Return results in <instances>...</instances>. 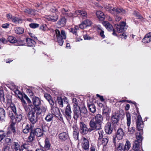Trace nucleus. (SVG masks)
Listing matches in <instances>:
<instances>
[{
  "mask_svg": "<svg viewBox=\"0 0 151 151\" xmlns=\"http://www.w3.org/2000/svg\"><path fill=\"white\" fill-rule=\"evenodd\" d=\"M54 116L51 113H48L45 118V120L47 122H50L52 121Z\"/></svg>",
  "mask_w": 151,
  "mask_h": 151,
  "instance_id": "4c0bfd02",
  "label": "nucleus"
},
{
  "mask_svg": "<svg viewBox=\"0 0 151 151\" xmlns=\"http://www.w3.org/2000/svg\"><path fill=\"white\" fill-rule=\"evenodd\" d=\"M29 27L32 28H35L39 26V24L36 23H31L29 24Z\"/></svg>",
  "mask_w": 151,
  "mask_h": 151,
  "instance_id": "052dcab7",
  "label": "nucleus"
},
{
  "mask_svg": "<svg viewBox=\"0 0 151 151\" xmlns=\"http://www.w3.org/2000/svg\"><path fill=\"white\" fill-rule=\"evenodd\" d=\"M103 120L102 116L100 114H97L94 118H92L89 123L90 127L93 129H99L100 128Z\"/></svg>",
  "mask_w": 151,
  "mask_h": 151,
  "instance_id": "f257e3e1",
  "label": "nucleus"
},
{
  "mask_svg": "<svg viewBox=\"0 0 151 151\" xmlns=\"http://www.w3.org/2000/svg\"><path fill=\"white\" fill-rule=\"evenodd\" d=\"M97 18L100 20L103 21L105 18V16L104 13L100 11H98L96 13Z\"/></svg>",
  "mask_w": 151,
  "mask_h": 151,
  "instance_id": "cd10ccee",
  "label": "nucleus"
},
{
  "mask_svg": "<svg viewBox=\"0 0 151 151\" xmlns=\"http://www.w3.org/2000/svg\"><path fill=\"white\" fill-rule=\"evenodd\" d=\"M105 9L109 13L112 14H117L119 13L124 14L126 13L127 11L122 9L117 8L114 6L113 4H106L104 6Z\"/></svg>",
  "mask_w": 151,
  "mask_h": 151,
  "instance_id": "f03ea898",
  "label": "nucleus"
},
{
  "mask_svg": "<svg viewBox=\"0 0 151 151\" xmlns=\"http://www.w3.org/2000/svg\"><path fill=\"white\" fill-rule=\"evenodd\" d=\"M44 147L45 150H48L50 149V144L49 140L48 138H46L45 140Z\"/></svg>",
  "mask_w": 151,
  "mask_h": 151,
  "instance_id": "ea45409f",
  "label": "nucleus"
},
{
  "mask_svg": "<svg viewBox=\"0 0 151 151\" xmlns=\"http://www.w3.org/2000/svg\"><path fill=\"white\" fill-rule=\"evenodd\" d=\"M96 130H98V133L99 135V137L98 139L102 138L104 134V132L101 128V126L100 128L99 129H96Z\"/></svg>",
  "mask_w": 151,
  "mask_h": 151,
  "instance_id": "09e8293b",
  "label": "nucleus"
},
{
  "mask_svg": "<svg viewBox=\"0 0 151 151\" xmlns=\"http://www.w3.org/2000/svg\"><path fill=\"white\" fill-rule=\"evenodd\" d=\"M73 109L74 113L73 118L77 120L78 118L81 116V115L80 107L73 108Z\"/></svg>",
  "mask_w": 151,
  "mask_h": 151,
  "instance_id": "f8f14e48",
  "label": "nucleus"
},
{
  "mask_svg": "<svg viewBox=\"0 0 151 151\" xmlns=\"http://www.w3.org/2000/svg\"><path fill=\"white\" fill-rule=\"evenodd\" d=\"M104 129L106 133L108 134H111L113 130L111 123L110 122H108L106 124Z\"/></svg>",
  "mask_w": 151,
  "mask_h": 151,
  "instance_id": "dca6fc26",
  "label": "nucleus"
},
{
  "mask_svg": "<svg viewBox=\"0 0 151 151\" xmlns=\"http://www.w3.org/2000/svg\"><path fill=\"white\" fill-rule=\"evenodd\" d=\"M47 107L46 106H42L40 108V110L39 111H36L37 114L38 115H40L42 113H45L46 112L47 110Z\"/></svg>",
  "mask_w": 151,
  "mask_h": 151,
  "instance_id": "c9c22d12",
  "label": "nucleus"
},
{
  "mask_svg": "<svg viewBox=\"0 0 151 151\" xmlns=\"http://www.w3.org/2000/svg\"><path fill=\"white\" fill-rule=\"evenodd\" d=\"M71 113L72 111L70 106L69 104H68L66 107L64 114L68 122H69L71 118Z\"/></svg>",
  "mask_w": 151,
  "mask_h": 151,
  "instance_id": "1a4fd4ad",
  "label": "nucleus"
},
{
  "mask_svg": "<svg viewBox=\"0 0 151 151\" xmlns=\"http://www.w3.org/2000/svg\"><path fill=\"white\" fill-rule=\"evenodd\" d=\"M130 147V143L129 141H127L125 145L124 146V147L126 150H129Z\"/></svg>",
  "mask_w": 151,
  "mask_h": 151,
  "instance_id": "6e6d98bb",
  "label": "nucleus"
},
{
  "mask_svg": "<svg viewBox=\"0 0 151 151\" xmlns=\"http://www.w3.org/2000/svg\"><path fill=\"white\" fill-rule=\"evenodd\" d=\"M81 116L83 117H86L88 116V113L86 108L83 106L81 109Z\"/></svg>",
  "mask_w": 151,
  "mask_h": 151,
  "instance_id": "c756f323",
  "label": "nucleus"
},
{
  "mask_svg": "<svg viewBox=\"0 0 151 151\" xmlns=\"http://www.w3.org/2000/svg\"><path fill=\"white\" fill-rule=\"evenodd\" d=\"M115 27L116 29L119 32H123L127 28L126 23L124 22H122L119 25H115Z\"/></svg>",
  "mask_w": 151,
  "mask_h": 151,
  "instance_id": "9d476101",
  "label": "nucleus"
},
{
  "mask_svg": "<svg viewBox=\"0 0 151 151\" xmlns=\"http://www.w3.org/2000/svg\"><path fill=\"white\" fill-rule=\"evenodd\" d=\"M13 112L15 114V120L17 122H19L22 119V113L21 111H17L16 108L15 109V111H13Z\"/></svg>",
  "mask_w": 151,
  "mask_h": 151,
  "instance_id": "f3484780",
  "label": "nucleus"
},
{
  "mask_svg": "<svg viewBox=\"0 0 151 151\" xmlns=\"http://www.w3.org/2000/svg\"><path fill=\"white\" fill-rule=\"evenodd\" d=\"M55 39L57 42L60 46H62L63 43V39L66 38V35L65 32L63 30L60 31L58 29L55 30Z\"/></svg>",
  "mask_w": 151,
  "mask_h": 151,
  "instance_id": "20e7f679",
  "label": "nucleus"
},
{
  "mask_svg": "<svg viewBox=\"0 0 151 151\" xmlns=\"http://www.w3.org/2000/svg\"><path fill=\"white\" fill-rule=\"evenodd\" d=\"M127 124V126L128 132L127 133L130 135L132 136L134 134L135 132V128L134 127H130L131 123V115L129 112L126 113Z\"/></svg>",
  "mask_w": 151,
  "mask_h": 151,
  "instance_id": "39448f33",
  "label": "nucleus"
},
{
  "mask_svg": "<svg viewBox=\"0 0 151 151\" xmlns=\"http://www.w3.org/2000/svg\"><path fill=\"white\" fill-rule=\"evenodd\" d=\"M13 151H21L20 145L18 142H13L12 145Z\"/></svg>",
  "mask_w": 151,
  "mask_h": 151,
  "instance_id": "a878e982",
  "label": "nucleus"
},
{
  "mask_svg": "<svg viewBox=\"0 0 151 151\" xmlns=\"http://www.w3.org/2000/svg\"><path fill=\"white\" fill-rule=\"evenodd\" d=\"M32 103L34 105V106L32 105L29 106L31 107V109H33L37 111H39L40 110L39 106L41 104V100L39 98L36 97H33L32 99Z\"/></svg>",
  "mask_w": 151,
  "mask_h": 151,
  "instance_id": "0eeeda50",
  "label": "nucleus"
},
{
  "mask_svg": "<svg viewBox=\"0 0 151 151\" xmlns=\"http://www.w3.org/2000/svg\"><path fill=\"white\" fill-rule=\"evenodd\" d=\"M117 150L118 151H125L126 150L124 144L121 143H119L118 145Z\"/></svg>",
  "mask_w": 151,
  "mask_h": 151,
  "instance_id": "de8ad7c7",
  "label": "nucleus"
},
{
  "mask_svg": "<svg viewBox=\"0 0 151 151\" xmlns=\"http://www.w3.org/2000/svg\"><path fill=\"white\" fill-rule=\"evenodd\" d=\"M59 139L62 141H64L69 138L68 134L66 132H63L58 135Z\"/></svg>",
  "mask_w": 151,
  "mask_h": 151,
  "instance_id": "6ab92c4d",
  "label": "nucleus"
},
{
  "mask_svg": "<svg viewBox=\"0 0 151 151\" xmlns=\"http://www.w3.org/2000/svg\"><path fill=\"white\" fill-rule=\"evenodd\" d=\"M141 143H139L138 141H135L133 147V149L134 151H141L142 149L140 146Z\"/></svg>",
  "mask_w": 151,
  "mask_h": 151,
  "instance_id": "aec40b11",
  "label": "nucleus"
},
{
  "mask_svg": "<svg viewBox=\"0 0 151 151\" xmlns=\"http://www.w3.org/2000/svg\"><path fill=\"white\" fill-rule=\"evenodd\" d=\"M137 128L138 130L142 129L143 127V124L142 121V119L140 115H138L137 116L136 122Z\"/></svg>",
  "mask_w": 151,
  "mask_h": 151,
  "instance_id": "4468645a",
  "label": "nucleus"
},
{
  "mask_svg": "<svg viewBox=\"0 0 151 151\" xmlns=\"http://www.w3.org/2000/svg\"><path fill=\"white\" fill-rule=\"evenodd\" d=\"M6 116V113L4 110L2 108H0V119L1 121L4 120Z\"/></svg>",
  "mask_w": 151,
  "mask_h": 151,
  "instance_id": "473e14b6",
  "label": "nucleus"
},
{
  "mask_svg": "<svg viewBox=\"0 0 151 151\" xmlns=\"http://www.w3.org/2000/svg\"><path fill=\"white\" fill-rule=\"evenodd\" d=\"M133 15L141 20H142L143 18L140 15L139 13L136 11H134Z\"/></svg>",
  "mask_w": 151,
  "mask_h": 151,
  "instance_id": "3c124183",
  "label": "nucleus"
},
{
  "mask_svg": "<svg viewBox=\"0 0 151 151\" xmlns=\"http://www.w3.org/2000/svg\"><path fill=\"white\" fill-rule=\"evenodd\" d=\"M98 139V146L102 145L103 147H104L107 145L108 140L106 138H104L102 139Z\"/></svg>",
  "mask_w": 151,
  "mask_h": 151,
  "instance_id": "b1692460",
  "label": "nucleus"
},
{
  "mask_svg": "<svg viewBox=\"0 0 151 151\" xmlns=\"http://www.w3.org/2000/svg\"><path fill=\"white\" fill-rule=\"evenodd\" d=\"M76 13L78 15H81L83 17H86L87 16L86 12L84 10H77L75 11Z\"/></svg>",
  "mask_w": 151,
  "mask_h": 151,
  "instance_id": "f704fd0d",
  "label": "nucleus"
},
{
  "mask_svg": "<svg viewBox=\"0 0 151 151\" xmlns=\"http://www.w3.org/2000/svg\"><path fill=\"white\" fill-rule=\"evenodd\" d=\"M10 130L9 131L11 132V137H12V132H13L14 133V134H15V133H16L15 127H14V124L13 123H12L10 126Z\"/></svg>",
  "mask_w": 151,
  "mask_h": 151,
  "instance_id": "c03bdc74",
  "label": "nucleus"
},
{
  "mask_svg": "<svg viewBox=\"0 0 151 151\" xmlns=\"http://www.w3.org/2000/svg\"><path fill=\"white\" fill-rule=\"evenodd\" d=\"M72 103L73 106V108H75L77 107H79L78 106V103L76 99L75 98L73 99Z\"/></svg>",
  "mask_w": 151,
  "mask_h": 151,
  "instance_id": "4d7b16f0",
  "label": "nucleus"
},
{
  "mask_svg": "<svg viewBox=\"0 0 151 151\" xmlns=\"http://www.w3.org/2000/svg\"><path fill=\"white\" fill-rule=\"evenodd\" d=\"M37 110L33 109L29 111L28 114V118L32 124L35 123L37 121Z\"/></svg>",
  "mask_w": 151,
  "mask_h": 151,
  "instance_id": "423d86ee",
  "label": "nucleus"
},
{
  "mask_svg": "<svg viewBox=\"0 0 151 151\" xmlns=\"http://www.w3.org/2000/svg\"><path fill=\"white\" fill-rule=\"evenodd\" d=\"M110 112L109 108L106 106H104L103 109V114H106V116L108 115Z\"/></svg>",
  "mask_w": 151,
  "mask_h": 151,
  "instance_id": "a19ab883",
  "label": "nucleus"
},
{
  "mask_svg": "<svg viewBox=\"0 0 151 151\" xmlns=\"http://www.w3.org/2000/svg\"><path fill=\"white\" fill-rule=\"evenodd\" d=\"M105 9L109 13L112 14H117L119 13L124 14L126 13L127 11L122 9L117 8L114 6L113 4H106L104 6Z\"/></svg>",
  "mask_w": 151,
  "mask_h": 151,
  "instance_id": "7ed1b4c3",
  "label": "nucleus"
},
{
  "mask_svg": "<svg viewBox=\"0 0 151 151\" xmlns=\"http://www.w3.org/2000/svg\"><path fill=\"white\" fill-rule=\"evenodd\" d=\"M24 30L22 28L17 27L15 28V33L18 34H22L24 32Z\"/></svg>",
  "mask_w": 151,
  "mask_h": 151,
  "instance_id": "37998d69",
  "label": "nucleus"
},
{
  "mask_svg": "<svg viewBox=\"0 0 151 151\" xmlns=\"http://www.w3.org/2000/svg\"><path fill=\"white\" fill-rule=\"evenodd\" d=\"M23 97L24 98L26 99L27 101V102L29 103H31V101L28 98L27 96L25 94H24L23 96Z\"/></svg>",
  "mask_w": 151,
  "mask_h": 151,
  "instance_id": "69168bd1",
  "label": "nucleus"
},
{
  "mask_svg": "<svg viewBox=\"0 0 151 151\" xmlns=\"http://www.w3.org/2000/svg\"><path fill=\"white\" fill-rule=\"evenodd\" d=\"M13 112V111H9L8 112V116L12 120L14 119L15 118V116H14V114Z\"/></svg>",
  "mask_w": 151,
  "mask_h": 151,
  "instance_id": "bf43d9fd",
  "label": "nucleus"
},
{
  "mask_svg": "<svg viewBox=\"0 0 151 151\" xmlns=\"http://www.w3.org/2000/svg\"><path fill=\"white\" fill-rule=\"evenodd\" d=\"M11 133L10 131H8L6 133L3 130L0 131V142L4 138L6 137H11Z\"/></svg>",
  "mask_w": 151,
  "mask_h": 151,
  "instance_id": "a211bd4d",
  "label": "nucleus"
},
{
  "mask_svg": "<svg viewBox=\"0 0 151 151\" xmlns=\"http://www.w3.org/2000/svg\"><path fill=\"white\" fill-rule=\"evenodd\" d=\"M26 42L27 45L28 46H33L35 43V41L34 40L29 38H27Z\"/></svg>",
  "mask_w": 151,
  "mask_h": 151,
  "instance_id": "2f4dec72",
  "label": "nucleus"
},
{
  "mask_svg": "<svg viewBox=\"0 0 151 151\" xmlns=\"http://www.w3.org/2000/svg\"><path fill=\"white\" fill-rule=\"evenodd\" d=\"M139 131V132H137L136 133V139L137 140L135 141H138V142L141 143L142 139V135L143 134L142 129L140 130H138Z\"/></svg>",
  "mask_w": 151,
  "mask_h": 151,
  "instance_id": "4be33fe9",
  "label": "nucleus"
},
{
  "mask_svg": "<svg viewBox=\"0 0 151 151\" xmlns=\"http://www.w3.org/2000/svg\"><path fill=\"white\" fill-rule=\"evenodd\" d=\"M88 106L90 111L92 113H94L96 111V107L93 104H89L88 102Z\"/></svg>",
  "mask_w": 151,
  "mask_h": 151,
  "instance_id": "e433bc0d",
  "label": "nucleus"
},
{
  "mask_svg": "<svg viewBox=\"0 0 151 151\" xmlns=\"http://www.w3.org/2000/svg\"><path fill=\"white\" fill-rule=\"evenodd\" d=\"M68 10L67 9H61V11L62 12V14H63L64 15H68V13H67L68 12Z\"/></svg>",
  "mask_w": 151,
  "mask_h": 151,
  "instance_id": "e2e57ef3",
  "label": "nucleus"
},
{
  "mask_svg": "<svg viewBox=\"0 0 151 151\" xmlns=\"http://www.w3.org/2000/svg\"><path fill=\"white\" fill-rule=\"evenodd\" d=\"M33 132H34L35 135L38 137H41L43 134V131L42 130L39 128L36 129Z\"/></svg>",
  "mask_w": 151,
  "mask_h": 151,
  "instance_id": "7c9ffc66",
  "label": "nucleus"
},
{
  "mask_svg": "<svg viewBox=\"0 0 151 151\" xmlns=\"http://www.w3.org/2000/svg\"><path fill=\"white\" fill-rule=\"evenodd\" d=\"M10 147L7 146H5L3 148L2 151H10Z\"/></svg>",
  "mask_w": 151,
  "mask_h": 151,
  "instance_id": "774afa93",
  "label": "nucleus"
},
{
  "mask_svg": "<svg viewBox=\"0 0 151 151\" xmlns=\"http://www.w3.org/2000/svg\"><path fill=\"white\" fill-rule=\"evenodd\" d=\"M124 133L122 129L121 128H119L117 132L116 137L119 140L121 139L123 137Z\"/></svg>",
  "mask_w": 151,
  "mask_h": 151,
  "instance_id": "5701e85b",
  "label": "nucleus"
},
{
  "mask_svg": "<svg viewBox=\"0 0 151 151\" xmlns=\"http://www.w3.org/2000/svg\"><path fill=\"white\" fill-rule=\"evenodd\" d=\"M29 147L27 144H24L22 147V151H28L29 150Z\"/></svg>",
  "mask_w": 151,
  "mask_h": 151,
  "instance_id": "5fc2aeb1",
  "label": "nucleus"
},
{
  "mask_svg": "<svg viewBox=\"0 0 151 151\" xmlns=\"http://www.w3.org/2000/svg\"><path fill=\"white\" fill-rule=\"evenodd\" d=\"M7 42V40L4 38H0V45L2 43H5Z\"/></svg>",
  "mask_w": 151,
  "mask_h": 151,
  "instance_id": "0e129e2a",
  "label": "nucleus"
},
{
  "mask_svg": "<svg viewBox=\"0 0 151 151\" xmlns=\"http://www.w3.org/2000/svg\"><path fill=\"white\" fill-rule=\"evenodd\" d=\"M57 100L58 104L60 107H63V101L60 97H58Z\"/></svg>",
  "mask_w": 151,
  "mask_h": 151,
  "instance_id": "13d9d810",
  "label": "nucleus"
},
{
  "mask_svg": "<svg viewBox=\"0 0 151 151\" xmlns=\"http://www.w3.org/2000/svg\"><path fill=\"white\" fill-rule=\"evenodd\" d=\"M73 136L75 140H78L79 137L78 128L76 125H74L73 127Z\"/></svg>",
  "mask_w": 151,
  "mask_h": 151,
  "instance_id": "2eb2a0df",
  "label": "nucleus"
},
{
  "mask_svg": "<svg viewBox=\"0 0 151 151\" xmlns=\"http://www.w3.org/2000/svg\"><path fill=\"white\" fill-rule=\"evenodd\" d=\"M66 22V19L64 17L61 18L58 22V24L61 26H64Z\"/></svg>",
  "mask_w": 151,
  "mask_h": 151,
  "instance_id": "79ce46f5",
  "label": "nucleus"
},
{
  "mask_svg": "<svg viewBox=\"0 0 151 151\" xmlns=\"http://www.w3.org/2000/svg\"><path fill=\"white\" fill-rule=\"evenodd\" d=\"M24 12L27 14H30L32 12V10L29 9H27L24 10Z\"/></svg>",
  "mask_w": 151,
  "mask_h": 151,
  "instance_id": "338daca9",
  "label": "nucleus"
},
{
  "mask_svg": "<svg viewBox=\"0 0 151 151\" xmlns=\"http://www.w3.org/2000/svg\"><path fill=\"white\" fill-rule=\"evenodd\" d=\"M51 114H53L54 116H56V115L59 113V110L58 109L55 107H52V106H51Z\"/></svg>",
  "mask_w": 151,
  "mask_h": 151,
  "instance_id": "72a5a7b5",
  "label": "nucleus"
},
{
  "mask_svg": "<svg viewBox=\"0 0 151 151\" xmlns=\"http://www.w3.org/2000/svg\"><path fill=\"white\" fill-rule=\"evenodd\" d=\"M8 40L10 43H15L17 42L16 38L12 36H10L8 37Z\"/></svg>",
  "mask_w": 151,
  "mask_h": 151,
  "instance_id": "a18cd8bd",
  "label": "nucleus"
},
{
  "mask_svg": "<svg viewBox=\"0 0 151 151\" xmlns=\"http://www.w3.org/2000/svg\"><path fill=\"white\" fill-rule=\"evenodd\" d=\"M111 120L114 125L116 126L118 125L119 117L118 115H114L112 116Z\"/></svg>",
  "mask_w": 151,
  "mask_h": 151,
  "instance_id": "bb28decb",
  "label": "nucleus"
},
{
  "mask_svg": "<svg viewBox=\"0 0 151 151\" xmlns=\"http://www.w3.org/2000/svg\"><path fill=\"white\" fill-rule=\"evenodd\" d=\"M4 143L7 145H10L12 143V140L10 138H6L4 140Z\"/></svg>",
  "mask_w": 151,
  "mask_h": 151,
  "instance_id": "603ef678",
  "label": "nucleus"
},
{
  "mask_svg": "<svg viewBox=\"0 0 151 151\" xmlns=\"http://www.w3.org/2000/svg\"><path fill=\"white\" fill-rule=\"evenodd\" d=\"M98 29V32L100 33V35L103 38H104L105 37V35L104 34V32L102 29V28L100 26H99L97 27Z\"/></svg>",
  "mask_w": 151,
  "mask_h": 151,
  "instance_id": "49530a36",
  "label": "nucleus"
},
{
  "mask_svg": "<svg viewBox=\"0 0 151 151\" xmlns=\"http://www.w3.org/2000/svg\"><path fill=\"white\" fill-rule=\"evenodd\" d=\"M45 18L48 21L55 22L57 20L58 17V16L57 15L55 14H53L52 15L45 16Z\"/></svg>",
  "mask_w": 151,
  "mask_h": 151,
  "instance_id": "412c9836",
  "label": "nucleus"
},
{
  "mask_svg": "<svg viewBox=\"0 0 151 151\" xmlns=\"http://www.w3.org/2000/svg\"><path fill=\"white\" fill-rule=\"evenodd\" d=\"M151 41V32L147 34L142 40V42L145 43H148Z\"/></svg>",
  "mask_w": 151,
  "mask_h": 151,
  "instance_id": "393cba45",
  "label": "nucleus"
},
{
  "mask_svg": "<svg viewBox=\"0 0 151 151\" xmlns=\"http://www.w3.org/2000/svg\"><path fill=\"white\" fill-rule=\"evenodd\" d=\"M30 105L27 106V104L23 105L24 109L26 111H28L29 109V111L31 109V107L29 106Z\"/></svg>",
  "mask_w": 151,
  "mask_h": 151,
  "instance_id": "680f3d73",
  "label": "nucleus"
},
{
  "mask_svg": "<svg viewBox=\"0 0 151 151\" xmlns=\"http://www.w3.org/2000/svg\"><path fill=\"white\" fill-rule=\"evenodd\" d=\"M35 135L33 131L31 132L30 133V135L28 137L27 141L28 142H32L35 138Z\"/></svg>",
  "mask_w": 151,
  "mask_h": 151,
  "instance_id": "58836bf2",
  "label": "nucleus"
},
{
  "mask_svg": "<svg viewBox=\"0 0 151 151\" xmlns=\"http://www.w3.org/2000/svg\"><path fill=\"white\" fill-rule=\"evenodd\" d=\"M92 24V22L91 20L88 19H86L83 21L82 23L79 25V27L81 29H83L87 27L91 26Z\"/></svg>",
  "mask_w": 151,
  "mask_h": 151,
  "instance_id": "9b49d317",
  "label": "nucleus"
},
{
  "mask_svg": "<svg viewBox=\"0 0 151 151\" xmlns=\"http://www.w3.org/2000/svg\"><path fill=\"white\" fill-rule=\"evenodd\" d=\"M11 20L14 23H16L18 22L19 23H20V21H21V20L17 17L13 16Z\"/></svg>",
  "mask_w": 151,
  "mask_h": 151,
  "instance_id": "8fccbe9b",
  "label": "nucleus"
},
{
  "mask_svg": "<svg viewBox=\"0 0 151 151\" xmlns=\"http://www.w3.org/2000/svg\"><path fill=\"white\" fill-rule=\"evenodd\" d=\"M80 133L83 134H86L88 132V128L86 125L83 122L80 123Z\"/></svg>",
  "mask_w": 151,
  "mask_h": 151,
  "instance_id": "ddd939ff",
  "label": "nucleus"
},
{
  "mask_svg": "<svg viewBox=\"0 0 151 151\" xmlns=\"http://www.w3.org/2000/svg\"><path fill=\"white\" fill-rule=\"evenodd\" d=\"M6 102L5 107L7 109H10L13 111H15V109L16 108L15 105L12 103L11 97L7 96L6 97Z\"/></svg>",
  "mask_w": 151,
  "mask_h": 151,
  "instance_id": "6e6552de",
  "label": "nucleus"
},
{
  "mask_svg": "<svg viewBox=\"0 0 151 151\" xmlns=\"http://www.w3.org/2000/svg\"><path fill=\"white\" fill-rule=\"evenodd\" d=\"M30 130V129L29 127L28 124H27L25 128L23 129V132L24 133L27 134L28 133L29 131Z\"/></svg>",
  "mask_w": 151,
  "mask_h": 151,
  "instance_id": "864d4df0",
  "label": "nucleus"
},
{
  "mask_svg": "<svg viewBox=\"0 0 151 151\" xmlns=\"http://www.w3.org/2000/svg\"><path fill=\"white\" fill-rule=\"evenodd\" d=\"M102 24L109 31L112 30L113 29L112 25L108 21H105L103 22Z\"/></svg>",
  "mask_w": 151,
  "mask_h": 151,
  "instance_id": "c85d7f7f",
  "label": "nucleus"
}]
</instances>
